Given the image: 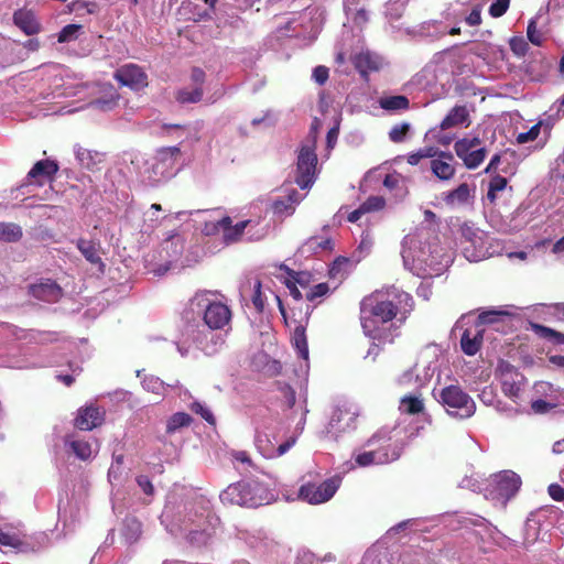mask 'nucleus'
I'll return each mask as SVG.
<instances>
[{
    "label": "nucleus",
    "mask_w": 564,
    "mask_h": 564,
    "mask_svg": "<svg viewBox=\"0 0 564 564\" xmlns=\"http://www.w3.org/2000/svg\"><path fill=\"white\" fill-rule=\"evenodd\" d=\"M412 296L395 288L376 291L365 296L360 302V322L365 334L380 344L393 343V337L380 330V324H387L398 318L404 323L413 310Z\"/></svg>",
    "instance_id": "1"
},
{
    "label": "nucleus",
    "mask_w": 564,
    "mask_h": 564,
    "mask_svg": "<svg viewBox=\"0 0 564 564\" xmlns=\"http://www.w3.org/2000/svg\"><path fill=\"white\" fill-rule=\"evenodd\" d=\"M219 497L224 505H237L246 508H258L270 503L274 499L269 487L257 479L231 484Z\"/></svg>",
    "instance_id": "2"
},
{
    "label": "nucleus",
    "mask_w": 564,
    "mask_h": 564,
    "mask_svg": "<svg viewBox=\"0 0 564 564\" xmlns=\"http://www.w3.org/2000/svg\"><path fill=\"white\" fill-rule=\"evenodd\" d=\"M213 294L210 291H199L192 299V303L203 307L204 324L212 330L225 329L231 322V310L220 301L209 300L207 296Z\"/></svg>",
    "instance_id": "3"
},
{
    "label": "nucleus",
    "mask_w": 564,
    "mask_h": 564,
    "mask_svg": "<svg viewBox=\"0 0 564 564\" xmlns=\"http://www.w3.org/2000/svg\"><path fill=\"white\" fill-rule=\"evenodd\" d=\"M366 448H371L378 464H389L400 458L403 444L394 440L389 432L379 431L365 443Z\"/></svg>",
    "instance_id": "4"
},
{
    "label": "nucleus",
    "mask_w": 564,
    "mask_h": 564,
    "mask_svg": "<svg viewBox=\"0 0 564 564\" xmlns=\"http://www.w3.org/2000/svg\"><path fill=\"white\" fill-rule=\"evenodd\" d=\"M441 400L451 414L459 413L460 417H469L475 413V402L458 386L445 387L441 392Z\"/></svg>",
    "instance_id": "5"
},
{
    "label": "nucleus",
    "mask_w": 564,
    "mask_h": 564,
    "mask_svg": "<svg viewBox=\"0 0 564 564\" xmlns=\"http://www.w3.org/2000/svg\"><path fill=\"white\" fill-rule=\"evenodd\" d=\"M340 478L335 476L323 482L306 481L299 489V498L311 505L328 501L338 490Z\"/></svg>",
    "instance_id": "6"
},
{
    "label": "nucleus",
    "mask_w": 564,
    "mask_h": 564,
    "mask_svg": "<svg viewBox=\"0 0 564 564\" xmlns=\"http://www.w3.org/2000/svg\"><path fill=\"white\" fill-rule=\"evenodd\" d=\"M360 412L352 403H341L334 408L328 422V433L338 435L356 429L357 417Z\"/></svg>",
    "instance_id": "7"
},
{
    "label": "nucleus",
    "mask_w": 564,
    "mask_h": 564,
    "mask_svg": "<svg viewBox=\"0 0 564 564\" xmlns=\"http://www.w3.org/2000/svg\"><path fill=\"white\" fill-rule=\"evenodd\" d=\"M317 155L313 148L304 145L301 148L297 163L295 183L302 188H310L315 182Z\"/></svg>",
    "instance_id": "8"
},
{
    "label": "nucleus",
    "mask_w": 564,
    "mask_h": 564,
    "mask_svg": "<svg viewBox=\"0 0 564 564\" xmlns=\"http://www.w3.org/2000/svg\"><path fill=\"white\" fill-rule=\"evenodd\" d=\"M115 79L122 86L139 90L148 85V76L143 69L135 64H127L118 68Z\"/></svg>",
    "instance_id": "9"
},
{
    "label": "nucleus",
    "mask_w": 564,
    "mask_h": 564,
    "mask_svg": "<svg viewBox=\"0 0 564 564\" xmlns=\"http://www.w3.org/2000/svg\"><path fill=\"white\" fill-rule=\"evenodd\" d=\"M28 292L36 300L46 303H56L63 296V289L51 279H44L39 283L30 284Z\"/></svg>",
    "instance_id": "10"
},
{
    "label": "nucleus",
    "mask_w": 564,
    "mask_h": 564,
    "mask_svg": "<svg viewBox=\"0 0 564 564\" xmlns=\"http://www.w3.org/2000/svg\"><path fill=\"white\" fill-rule=\"evenodd\" d=\"M105 421V411L96 405L78 409L74 420V426L80 431H91L100 426Z\"/></svg>",
    "instance_id": "11"
},
{
    "label": "nucleus",
    "mask_w": 564,
    "mask_h": 564,
    "mask_svg": "<svg viewBox=\"0 0 564 564\" xmlns=\"http://www.w3.org/2000/svg\"><path fill=\"white\" fill-rule=\"evenodd\" d=\"M430 167L437 178L449 181L456 173L455 158L451 152L441 151L435 159L431 160Z\"/></svg>",
    "instance_id": "12"
},
{
    "label": "nucleus",
    "mask_w": 564,
    "mask_h": 564,
    "mask_svg": "<svg viewBox=\"0 0 564 564\" xmlns=\"http://www.w3.org/2000/svg\"><path fill=\"white\" fill-rule=\"evenodd\" d=\"M58 172V164L53 160H40L28 173V178L39 186H43L46 182L53 181Z\"/></svg>",
    "instance_id": "13"
},
{
    "label": "nucleus",
    "mask_w": 564,
    "mask_h": 564,
    "mask_svg": "<svg viewBox=\"0 0 564 564\" xmlns=\"http://www.w3.org/2000/svg\"><path fill=\"white\" fill-rule=\"evenodd\" d=\"M495 484V490L499 498L509 500L520 489L521 479L512 471H505L496 477Z\"/></svg>",
    "instance_id": "14"
},
{
    "label": "nucleus",
    "mask_w": 564,
    "mask_h": 564,
    "mask_svg": "<svg viewBox=\"0 0 564 564\" xmlns=\"http://www.w3.org/2000/svg\"><path fill=\"white\" fill-rule=\"evenodd\" d=\"M484 327H478L476 324L467 327L460 337V348L467 356H475L481 348L484 341Z\"/></svg>",
    "instance_id": "15"
},
{
    "label": "nucleus",
    "mask_w": 564,
    "mask_h": 564,
    "mask_svg": "<svg viewBox=\"0 0 564 564\" xmlns=\"http://www.w3.org/2000/svg\"><path fill=\"white\" fill-rule=\"evenodd\" d=\"M182 151L180 147H163L156 150L154 161L159 163V167H163V171H166L169 175H173L176 164L181 159Z\"/></svg>",
    "instance_id": "16"
},
{
    "label": "nucleus",
    "mask_w": 564,
    "mask_h": 564,
    "mask_svg": "<svg viewBox=\"0 0 564 564\" xmlns=\"http://www.w3.org/2000/svg\"><path fill=\"white\" fill-rule=\"evenodd\" d=\"M13 22L26 35H35L41 31V24L31 10H17L13 13Z\"/></svg>",
    "instance_id": "17"
},
{
    "label": "nucleus",
    "mask_w": 564,
    "mask_h": 564,
    "mask_svg": "<svg viewBox=\"0 0 564 564\" xmlns=\"http://www.w3.org/2000/svg\"><path fill=\"white\" fill-rule=\"evenodd\" d=\"M300 250L303 254L307 256L332 252L334 250V241L330 237L312 236L304 241Z\"/></svg>",
    "instance_id": "18"
},
{
    "label": "nucleus",
    "mask_w": 564,
    "mask_h": 564,
    "mask_svg": "<svg viewBox=\"0 0 564 564\" xmlns=\"http://www.w3.org/2000/svg\"><path fill=\"white\" fill-rule=\"evenodd\" d=\"M76 246L89 263L98 264L99 270L104 272L105 263L99 256L100 243L98 241L79 238Z\"/></svg>",
    "instance_id": "19"
},
{
    "label": "nucleus",
    "mask_w": 564,
    "mask_h": 564,
    "mask_svg": "<svg viewBox=\"0 0 564 564\" xmlns=\"http://www.w3.org/2000/svg\"><path fill=\"white\" fill-rule=\"evenodd\" d=\"M249 223L250 220H242L240 223H237L236 225H232V220L229 216L223 217L221 224L224 241L227 245L239 241Z\"/></svg>",
    "instance_id": "20"
},
{
    "label": "nucleus",
    "mask_w": 564,
    "mask_h": 564,
    "mask_svg": "<svg viewBox=\"0 0 564 564\" xmlns=\"http://www.w3.org/2000/svg\"><path fill=\"white\" fill-rule=\"evenodd\" d=\"M456 155L463 161L464 165L469 170L477 169L485 160L487 151L485 148H478L475 150L470 149H457L454 148Z\"/></svg>",
    "instance_id": "21"
},
{
    "label": "nucleus",
    "mask_w": 564,
    "mask_h": 564,
    "mask_svg": "<svg viewBox=\"0 0 564 564\" xmlns=\"http://www.w3.org/2000/svg\"><path fill=\"white\" fill-rule=\"evenodd\" d=\"M470 197V187L467 183H462L455 189L443 194L444 203L451 207L464 205Z\"/></svg>",
    "instance_id": "22"
},
{
    "label": "nucleus",
    "mask_w": 564,
    "mask_h": 564,
    "mask_svg": "<svg viewBox=\"0 0 564 564\" xmlns=\"http://www.w3.org/2000/svg\"><path fill=\"white\" fill-rule=\"evenodd\" d=\"M352 64L359 74L364 77H366L369 72H376L380 67L377 58L369 52H361L357 54L352 59Z\"/></svg>",
    "instance_id": "23"
},
{
    "label": "nucleus",
    "mask_w": 564,
    "mask_h": 564,
    "mask_svg": "<svg viewBox=\"0 0 564 564\" xmlns=\"http://www.w3.org/2000/svg\"><path fill=\"white\" fill-rule=\"evenodd\" d=\"M469 113L465 106H455L449 110L447 116L442 120L440 127L442 130L463 124L468 120Z\"/></svg>",
    "instance_id": "24"
},
{
    "label": "nucleus",
    "mask_w": 564,
    "mask_h": 564,
    "mask_svg": "<svg viewBox=\"0 0 564 564\" xmlns=\"http://www.w3.org/2000/svg\"><path fill=\"white\" fill-rule=\"evenodd\" d=\"M502 392L511 398L517 399L520 395L521 375L520 373H501Z\"/></svg>",
    "instance_id": "25"
},
{
    "label": "nucleus",
    "mask_w": 564,
    "mask_h": 564,
    "mask_svg": "<svg viewBox=\"0 0 564 564\" xmlns=\"http://www.w3.org/2000/svg\"><path fill=\"white\" fill-rule=\"evenodd\" d=\"M291 341L297 355L304 359H308V345L306 338V330L303 325H299L294 328L291 337Z\"/></svg>",
    "instance_id": "26"
},
{
    "label": "nucleus",
    "mask_w": 564,
    "mask_h": 564,
    "mask_svg": "<svg viewBox=\"0 0 564 564\" xmlns=\"http://www.w3.org/2000/svg\"><path fill=\"white\" fill-rule=\"evenodd\" d=\"M379 105L387 111H403L410 108V100L403 95L388 96L380 98Z\"/></svg>",
    "instance_id": "27"
},
{
    "label": "nucleus",
    "mask_w": 564,
    "mask_h": 564,
    "mask_svg": "<svg viewBox=\"0 0 564 564\" xmlns=\"http://www.w3.org/2000/svg\"><path fill=\"white\" fill-rule=\"evenodd\" d=\"M23 236L22 228L14 223H0V240L17 242Z\"/></svg>",
    "instance_id": "28"
},
{
    "label": "nucleus",
    "mask_w": 564,
    "mask_h": 564,
    "mask_svg": "<svg viewBox=\"0 0 564 564\" xmlns=\"http://www.w3.org/2000/svg\"><path fill=\"white\" fill-rule=\"evenodd\" d=\"M193 419L185 412L174 413L166 422V433L173 434L182 427L189 426Z\"/></svg>",
    "instance_id": "29"
},
{
    "label": "nucleus",
    "mask_w": 564,
    "mask_h": 564,
    "mask_svg": "<svg viewBox=\"0 0 564 564\" xmlns=\"http://www.w3.org/2000/svg\"><path fill=\"white\" fill-rule=\"evenodd\" d=\"M400 404L403 412L410 415L419 414L424 410L423 400L411 394L404 395L401 399Z\"/></svg>",
    "instance_id": "30"
},
{
    "label": "nucleus",
    "mask_w": 564,
    "mask_h": 564,
    "mask_svg": "<svg viewBox=\"0 0 564 564\" xmlns=\"http://www.w3.org/2000/svg\"><path fill=\"white\" fill-rule=\"evenodd\" d=\"M349 264V259L343 256L337 257L329 270H328V276L329 279L337 280L338 282H341L346 276V268Z\"/></svg>",
    "instance_id": "31"
},
{
    "label": "nucleus",
    "mask_w": 564,
    "mask_h": 564,
    "mask_svg": "<svg viewBox=\"0 0 564 564\" xmlns=\"http://www.w3.org/2000/svg\"><path fill=\"white\" fill-rule=\"evenodd\" d=\"M72 452L82 460H87L91 456V446L87 441L73 440L67 442Z\"/></svg>",
    "instance_id": "32"
},
{
    "label": "nucleus",
    "mask_w": 564,
    "mask_h": 564,
    "mask_svg": "<svg viewBox=\"0 0 564 564\" xmlns=\"http://www.w3.org/2000/svg\"><path fill=\"white\" fill-rule=\"evenodd\" d=\"M175 98L181 104L198 102L203 98V88L200 86H197L192 90H188L186 88L181 89L176 93Z\"/></svg>",
    "instance_id": "33"
},
{
    "label": "nucleus",
    "mask_w": 564,
    "mask_h": 564,
    "mask_svg": "<svg viewBox=\"0 0 564 564\" xmlns=\"http://www.w3.org/2000/svg\"><path fill=\"white\" fill-rule=\"evenodd\" d=\"M508 184V181L506 177L496 174L491 177L489 185H488V192H487V198L490 203H495L497 198V193L501 192L506 188Z\"/></svg>",
    "instance_id": "34"
},
{
    "label": "nucleus",
    "mask_w": 564,
    "mask_h": 564,
    "mask_svg": "<svg viewBox=\"0 0 564 564\" xmlns=\"http://www.w3.org/2000/svg\"><path fill=\"white\" fill-rule=\"evenodd\" d=\"M533 329L542 338L555 339L556 343L564 344V334L556 332L555 329H552L550 327H546V326H543L540 324H533Z\"/></svg>",
    "instance_id": "35"
},
{
    "label": "nucleus",
    "mask_w": 564,
    "mask_h": 564,
    "mask_svg": "<svg viewBox=\"0 0 564 564\" xmlns=\"http://www.w3.org/2000/svg\"><path fill=\"white\" fill-rule=\"evenodd\" d=\"M410 131V124L406 122H402L395 124L389 131V138L394 143H401L406 139V135Z\"/></svg>",
    "instance_id": "36"
},
{
    "label": "nucleus",
    "mask_w": 564,
    "mask_h": 564,
    "mask_svg": "<svg viewBox=\"0 0 564 564\" xmlns=\"http://www.w3.org/2000/svg\"><path fill=\"white\" fill-rule=\"evenodd\" d=\"M508 313L500 311H486L478 315L476 325L482 327L486 324H494L500 321L501 316H507Z\"/></svg>",
    "instance_id": "37"
},
{
    "label": "nucleus",
    "mask_w": 564,
    "mask_h": 564,
    "mask_svg": "<svg viewBox=\"0 0 564 564\" xmlns=\"http://www.w3.org/2000/svg\"><path fill=\"white\" fill-rule=\"evenodd\" d=\"M528 40L535 46H541L544 41L543 33L536 28V20L531 19L527 28Z\"/></svg>",
    "instance_id": "38"
},
{
    "label": "nucleus",
    "mask_w": 564,
    "mask_h": 564,
    "mask_svg": "<svg viewBox=\"0 0 564 564\" xmlns=\"http://www.w3.org/2000/svg\"><path fill=\"white\" fill-rule=\"evenodd\" d=\"M0 544L12 549H20L23 545V541L17 533L0 530Z\"/></svg>",
    "instance_id": "39"
},
{
    "label": "nucleus",
    "mask_w": 564,
    "mask_h": 564,
    "mask_svg": "<svg viewBox=\"0 0 564 564\" xmlns=\"http://www.w3.org/2000/svg\"><path fill=\"white\" fill-rule=\"evenodd\" d=\"M191 410L194 413L200 415L210 425H215L216 424V419H215L213 412L206 405H204L203 403H200L198 401L193 402L191 404Z\"/></svg>",
    "instance_id": "40"
},
{
    "label": "nucleus",
    "mask_w": 564,
    "mask_h": 564,
    "mask_svg": "<svg viewBox=\"0 0 564 564\" xmlns=\"http://www.w3.org/2000/svg\"><path fill=\"white\" fill-rule=\"evenodd\" d=\"M272 210L275 215H292L295 206L289 203L286 198H278L272 204Z\"/></svg>",
    "instance_id": "41"
},
{
    "label": "nucleus",
    "mask_w": 564,
    "mask_h": 564,
    "mask_svg": "<svg viewBox=\"0 0 564 564\" xmlns=\"http://www.w3.org/2000/svg\"><path fill=\"white\" fill-rule=\"evenodd\" d=\"M355 462L360 467H368L370 465H379L377 457L371 448H367L365 452L358 454L355 457Z\"/></svg>",
    "instance_id": "42"
},
{
    "label": "nucleus",
    "mask_w": 564,
    "mask_h": 564,
    "mask_svg": "<svg viewBox=\"0 0 564 564\" xmlns=\"http://www.w3.org/2000/svg\"><path fill=\"white\" fill-rule=\"evenodd\" d=\"M386 200L381 196H370L362 204L361 207L365 213L380 210L384 207Z\"/></svg>",
    "instance_id": "43"
},
{
    "label": "nucleus",
    "mask_w": 564,
    "mask_h": 564,
    "mask_svg": "<svg viewBox=\"0 0 564 564\" xmlns=\"http://www.w3.org/2000/svg\"><path fill=\"white\" fill-rule=\"evenodd\" d=\"M541 126L542 122L539 121L532 126L529 131L519 133L517 137V142L519 144H524L527 142L534 141L540 134Z\"/></svg>",
    "instance_id": "44"
},
{
    "label": "nucleus",
    "mask_w": 564,
    "mask_h": 564,
    "mask_svg": "<svg viewBox=\"0 0 564 564\" xmlns=\"http://www.w3.org/2000/svg\"><path fill=\"white\" fill-rule=\"evenodd\" d=\"M80 29V25L78 24H67L65 25L61 32L58 33L57 41L59 43L69 42L72 40L76 39V34L78 30Z\"/></svg>",
    "instance_id": "45"
},
{
    "label": "nucleus",
    "mask_w": 564,
    "mask_h": 564,
    "mask_svg": "<svg viewBox=\"0 0 564 564\" xmlns=\"http://www.w3.org/2000/svg\"><path fill=\"white\" fill-rule=\"evenodd\" d=\"M329 292L327 283H318L314 285L305 295V299L310 302H314L316 299L326 295Z\"/></svg>",
    "instance_id": "46"
},
{
    "label": "nucleus",
    "mask_w": 564,
    "mask_h": 564,
    "mask_svg": "<svg viewBox=\"0 0 564 564\" xmlns=\"http://www.w3.org/2000/svg\"><path fill=\"white\" fill-rule=\"evenodd\" d=\"M285 270L288 274L292 278L291 280L295 282V284L301 285L302 288H306L311 282V274L308 272H295L289 268L285 267Z\"/></svg>",
    "instance_id": "47"
},
{
    "label": "nucleus",
    "mask_w": 564,
    "mask_h": 564,
    "mask_svg": "<svg viewBox=\"0 0 564 564\" xmlns=\"http://www.w3.org/2000/svg\"><path fill=\"white\" fill-rule=\"evenodd\" d=\"M510 0H496L489 7V14L492 18H500L507 12Z\"/></svg>",
    "instance_id": "48"
},
{
    "label": "nucleus",
    "mask_w": 564,
    "mask_h": 564,
    "mask_svg": "<svg viewBox=\"0 0 564 564\" xmlns=\"http://www.w3.org/2000/svg\"><path fill=\"white\" fill-rule=\"evenodd\" d=\"M510 48L516 55L523 56L528 51V43L523 37L514 36L510 40Z\"/></svg>",
    "instance_id": "49"
},
{
    "label": "nucleus",
    "mask_w": 564,
    "mask_h": 564,
    "mask_svg": "<svg viewBox=\"0 0 564 564\" xmlns=\"http://www.w3.org/2000/svg\"><path fill=\"white\" fill-rule=\"evenodd\" d=\"M163 167H159V163L154 161V163L151 166V170H149V178L152 183H159L164 178H169L170 175L166 171H163Z\"/></svg>",
    "instance_id": "50"
},
{
    "label": "nucleus",
    "mask_w": 564,
    "mask_h": 564,
    "mask_svg": "<svg viewBox=\"0 0 564 564\" xmlns=\"http://www.w3.org/2000/svg\"><path fill=\"white\" fill-rule=\"evenodd\" d=\"M403 182V176L397 172L387 174L383 180V185L390 191L399 188L400 184Z\"/></svg>",
    "instance_id": "51"
},
{
    "label": "nucleus",
    "mask_w": 564,
    "mask_h": 564,
    "mask_svg": "<svg viewBox=\"0 0 564 564\" xmlns=\"http://www.w3.org/2000/svg\"><path fill=\"white\" fill-rule=\"evenodd\" d=\"M481 144V141L478 137L474 138H463L455 142L454 148L457 149H470L474 150L475 148L478 149V147Z\"/></svg>",
    "instance_id": "52"
},
{
    "label": "nucleus",
    "mask_w": 564,
    "mask_h": 564,
    "mask_svg": "<svg viewBox=\"0 0 564 564\" xmlns=\"http://www.w3.org/2000/svg\"><path fill=\"white\" fill-rule=\"evenodd\" d=\"M223 231V224L221 219L216 221H205L202 228V232L206 236H213L218 234L219 231Z\"/></svg>",
    "instance_id": "53"
},
{
    "label": "nucleus",
    "mask_w": 564,
    "mask_h": 564,
    "mask_svg": "<svg viewBox=\"0 0 564 564\" xmlns=\"http://www.w3.org/2000/svg\"><path fill=\"white\" fill-rule=\"evenodd\" d=\"M135 480L145 495L152 496L154 494V487L148 476L140 475Z\"/></svg>",
    "instance_id": "54"
},
{
    "label": "nucleus",
    "mask_w": 564,
    "mask_h": 564,
    "mask_svg": "<svg viewBox=\"0 0 564 564\" xmlns=\"http://www.w3.org/2000/svg\"><path fill=\"white\" fill-rule=\"evenodd\" d=\"M252 303L256 307V310L261 313L264 308V303H263V300H262V293H261V283L260 281H257L256 285H254V293H253V296H252Z\"/></svg>",
    "instance_id": "55"
},
{
    "label": "nucleus",
    "mask_w": 564,
    "mask_h": 564,
    "mask_svg": "<svg viewBox=\"0 0 564 564\" xmlns=\"http://www.w3.org/2000/svg\"><path fill=\"white\" fill-rule=\"evenodd\" d=\"M427 557L423 553L404 554L402 556V564H425Z\"/></svg>",
    "instance_id": "56"
},
{
    "label": "nucleus",
    "mask_w": 564,
    "mask_h": 564,
    "mask_svg": "<svg viewBox=\"0 0 564 564\" xmlns=\"http://www.w3.org/2000/svg\"><path fill=\"white\" fill-rule=\"evenodd\" d=\"M329 73L326 66H317L313 70V78L319 85H323L328 79Z\"/></svg>",
    "instance_id": "57"
},
{
    "label": "nucleus",
    "mask_w": 564,
    "mask_h": 564,
    "mask_svg": "<svg viewBox=\"0 0 564 564\" xmlns=\"http://www.w3.org/2000/svg\"><path fill=\"white\" fill-rule=\"evenodd\" d=\"M549 495L555 501H564V488L558 484H551L547 488Z\"/></svg>",
    "instance_id": "58"
},
{
    "label": "nucleus",
    "mask_w": 564,
    "mask_h": 564,
    "mask_svg": "<svg viewBox=\"0 0 564 564\" xmlns=\"http://www.w3.org/2000/svg\"><path fill=\"white\" fill-rule=\"evenodd\" d=\"M369 21V14L368 11L364 8L356 11V13L352 17V22L362 28L365 24H367Z\"/></svg>",
    "instance_id": "59"
},
{
    "label": "nucleus",
    "mask_w": 564,
    "mask_h": 564,
    "mask_svg": "<svg viewBox=\"0 0 564 564\" xmlns=\"http://www.w3.org/2000/svg\"><path fill=\"white\" fill-rule=\"evenodd\" d=\"M417 151H419V156H421L422 160L423 159H431V160H433L441 152V150L438 148H436V147H424L422 149H419Z\"/></svg>",
    "instance_id": "60"
},
{
    "label": "nucleus",
    "mask_w": 564,
    "mask_h": 564,
    "mask_svg": "<svg viewBox=\"0 0 564 564\" xmlns=\"http://www.w3.org/2000/svg\"><path fill=\"white\" fill-rule=\"evenodd\" d=\"M553 405L549 402H546L545 400H542V399H538V400H534L532 403H531V408L532 410L535 412V413H545L547 412Z\"/></svg>",
    "instance_id": "61"
},
{
    "label": "nucleus",
    "mask_w": 564,
    "mask_h": 564,
    "mask_svg": "<svg viewBox=\"0 0 564 564\" xmlns=\"http://www.w3.org/2000/svg\"><path fill=\"white\" fill-rule=\"evenodd\" d=\"M467 24L471 26L479 25L481 23V12L479 8H474L470 13L466 17Z\"/></svg>",
    "instance_id": "62"
},
{
    "label": "nucleus",
    "mask_w": 564,
    "mask_h": 564,
    "mask_svg": "<svg viewBox=\"0 0 564 564\" xmlns=\"http://www.w3.org/2000/svg\"><path fill=\"white\" fill-rule=\"evenodd\" d=\"M296 436H290L285 442L278 446V448L275 449V455H284L296 443Z\"/></svg>",
    "instance_id": "63"
},
{
    "label": "nucleus",
    "mask_w": 564,
    "mask_h": 564,
    "mask_svg": "<svg viewBox=\"0 0 564 564\" xmlns=\"http://www.w3.org/2000/svg\"><path fill=\"white\" fill-rule=\"evenodd\" d=\"M232 457L235 460L240 462L242 464H247L249 466L252 465V460L250 455L246 451H235L232 452Z\"/></svg>",
    "instance_id": "64"
}]
</instances>
